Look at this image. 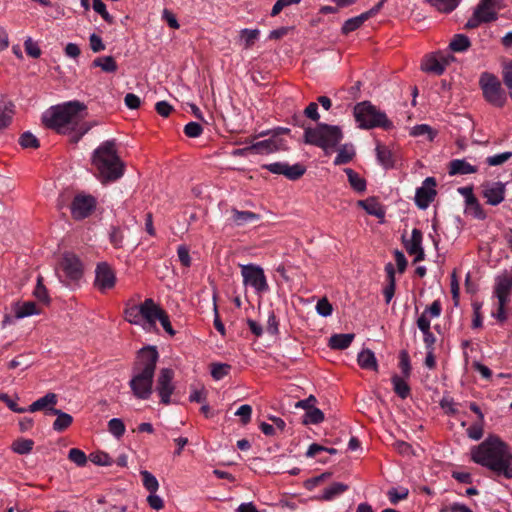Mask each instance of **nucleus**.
Returning a JSON list of instances; mask_svg holds the SVG:
<instances>
[{
  "label": "nucleus",
  "instance_id": "1",
  "mask_svg": "<svg viewBox=\"0 0 512 512\" xmlns=\"http://www.w3.org/2000/svg\"><path fill=\"white\" fill-rule=\"evenodd\" d=\"M86 106L79 101H69L53 106L42 116L43 123L61 134H68L77 143L91 128L84 122Z\"/></svg>",
  "mask_w": 512,
  "mask_h": 512
},
{
  "label": "nucleus",
  "instance_id": "2",
  "mask_svg": "<svg viewBox=\"0 0 512 512\" xmlns=\"http://www.w3.org/2000/svg\"><path fill=\"white\" fill-rule=\"evenodd\" d=\"M471 459L498 476L512 479V453L509 446L497 436H489L471 449Z\"/></svg>",
  "mask_w": 512,
  "mask_h": 512
},
{
  "label": "nucleus",
  "instance_id": "3",
  "mask_svg": "<svg viewBox=\"0 0 512 512\" xmlns=\"http://www.w3.org/2000/svg\"><path fill=\"white\" fill-rule=\"evenodd\" d=\"M159 353L155 346L139 350L132 368L129 386L137 399L147 400L153 392V381Z\"/></svg>",
  "mask_w": 512,
  "mask_h": 512
},
{
  "label": "nucleus",
  "instance_id": "4",
  "mask_svg": "<svg viewBox=\"0 0 512 512\" xmlns=\"http://www.w3.org/2000/svg\"><path fill=\"white\" fill-rule=\"evenodd\" d=\"M91 161L102 183L117 181L124 175L125 165L117 153L115 140L101 143L94 150Z\"/></svg>",
  "mask_w": 512,
  "mask_h": 512
},
{
  "label": "nucleus",
  "instance_id": "5",
  "mask_svg": "<svg viewBox=\"0 0 512 512\" xmlns=\"http://www.w3.org/2000/svg\"><path fill=\"white\" fill-rule=\"evenodd\" d=\"M163 310L152 298H147L139 305L127 307L124 315L130 324L141 326L146 332H154Z\"/></svg>",
  "mask_w": 512,
  "mask_h": 512
},
{
  "label": "nucleus",
  "instance_id": "6",
  "mask_svg": "<svg viewBox=\"0 0 512 512\" xmlns=\"http://www.w3.org/2000/svg\"><path fill=\"white\" fill-rule=\"evenodd\" d=\"M83 273V263L78 256L70 252L64 253L56 268V274L60 282L74 289L79 286Z\"/></svg>",
  "mask_w": 512,
  "mask_h": 512
},
{
  "label": "nucleus",
  "instance_id": "7",
  "mask_svg": "<svg viewBox=\"0 0 512 512\" xmlns=\"http://www.w3.org/2000/svg\"><path fill=\"white\" fill-rule=\"evenodd\" d=\"M354 117L360 128L371 129L381 127L389 129L392 122L387 118L386 114L369 101L358 103L354 107Z\"/></svg>",
  "mask_w": 512,
  "mask_h": 512
},
{
  "label": "nucleus",
  "instance_id": "8",
  "mask_svg": "<svg viewBox=\"0 0 512 512\" xmlns=\"http://www.w3.org/2000/svg\"><path fill=\"white\" fill-rule=\"evenodd\" d=\"M305 142L323 149L333 148L342 139V131L338 126L324 123L315 128H307L304 131Z\"/></svg>",
  "mask_w": 512,
  "mask_h": 512
},
{
  "label": "nucleus",
  "instance_id": "9",
  "mask_svg": "<svg viewBox=\"0 0 512 512\" xmlns=\"http://www.w3.org/2000/svg\"><path fill=\"white\" fill-rule=\"evenodd\" d=\"M503 8L500 0H480L472 16L467 20L465 28L474 29L483 23L498 19V13Z\"/></svg>",
  "mask_w": 512,
  "mask_h": 512
},
{
  "label": "nucleus",
  "instance_id": "10",
  "mask_svg": "<svg viewBox=\"0 0 512 512\" xmlns=\"http://www.w3.org/2000/svg\"><path fill=\"white\" fill-rule=\"evenodd\" d=\"M483 96L487 102L496 107H503L506 102V94L499 79L491 73H482L479 80Z\"/></svg>",
  "mask_w": 512,
  "mask_h": 512
},
{
  "label": "nucleus",
  "instance_id": "11",
  "mask_svg": "<svg viewBox=\"0 0 512 512\" xmlns=\"http://www.w3.org/2000/svg\"><path fill=\"white\" fill-rule=\"evenodd\" d=\"M243 284L251 286L256 293L262 294L269 290L264 270L255 264L240 265Z\"/></svg>",
  "mask_w": 512,
  "mask_h": 512
},
{
  "label": "nucleus",
  "instance_id": "12",
  "mask_svg": "<svg viewBox=\"0 0 512 512\" xmlns=\"http://www.w3.org/2000/svg\"><path fill=\"white\" fill-rule=\"evenodd\" d=\"M97 201L95 197L88 194H77L70 205V211L73 219L83 220L89 217L96 208Z\"/></svg>",
  "mask_w": 512,
  "mask_h": 512
},
{
  "label": "nucleus",
  "instance_id": "13",
  "mask_svg": "<svg viewBox=\"0 0 512 512\" xmlns=\"http://www.w3.org/2000/svg\"><path fill=\"white\" fill-rule=\"evenodd\" d=\"M453 57L443 52L426 55L421 62L422 71L434 75H442Z\"/></svg>",
  "mask_w": 512,
  "mask_h": 512
},
{
  "label": "nucleus",
  "instance_id": "14",
  "mask_svg": "<svg viewBox=\"0 0 512 512\" xmlns=\"http://www.w3.org/2000/svg\"><path fill=\"white\" fill-rule=\"evenodd\" d=\"M482 196L486 203L491 206H498L505 199L506 183L501 181H487L481 185Z\"/></svg>",
  "mask_w": 512,
  "mask_h": 512
},
{
  "label": "nucleus",
  "instance_id": "15",
  "mask_svg": "<svg viewBox=\"0 0 512 512\" xmlns=\"http://www.w3.org/2000/svg\"><path fill=\"white\" fill-rule=\"evenodd\" d=\"M173 378L174 372L170 368H162L157 378L156 391L161 398V403L165 405L170 404V397L174 392Z\"/></svg>",
  "mask_w": 512,
  "mask_h": 512
},
{
  "label": "nucleus",
  "instance_id": "16",
  "mask_svg": "<svg viewBox=\"0 0 512 512\" xmlns=\"http://www.w3.org/2000/svg\"><path fill=\"white\" fill-rule=\"evenodd\" d=\"M512 293V268L505 269L495 277L493 294L497 300L510 301Z\"/></svg>",
  "mask_w": 512,
  "mask_h": 512
},
{
  "label": "nucleus",
  "instance_id": "17",
  "mask_svg": "<svg viewBox=\"0 0 512 512\" xmlns=\"http://www.w3.org/2000/svg\"><path fill=\"white\" fill-rule=\"evenodd\" d=\"M252 153L267 155L277 151L286 150L287 143L284 139L272 134L270 138L258 141L249 146Z\"/></svg>",
  "mask_w": 512,
  "mask_h": 512
},
{
  "label": "nucleus",
  "instance_id": "18",
  "mask_svg": "<svg viewBox=\"0 0 512 512\" xmlns=\"http://www.w3.org/2000/svg\"><path fill=\"white\" fill-rule=\"evenodd\" d=\"M116 283V276L113 269L107 263H100L97 265L95 270V287L105 292L112 289Z\"/></svg>",
  "mask_w": 512,
  "mask_h": 512
},
{
  "label": "nucleus",
  "instance_id": "19",
  "mask_svg": "<svg viewBox=\"0 0 512 512\" xmlns=\"http://www.w3.org/2000/svg\"><path fill=\"white\" fill-rule=\"evenodd\" d=\"M402 239L407 253L414 256L415 263L425 259V253L422 247L423 235L421 230L414 228L410 238H405V236H403Z\"/></svg>",
  "mask_w": 512,
  "mask_h": 512
},
{
  "label": "nucleus",
  "instance_id": "20",
  "mask_svg": "<svg viewBox=\"0 0 512 512\" xmlns=\"http://www.w3.org/2000/svg\"><path fill=\"white\" fill-rule=\"evenodd\" d=\"M436 181L433 177H427L421 187L417 188L415 203L420 209H425L434 200L436 195Z\"/></svg>",
  "mask_w": 512,
  "mask_h": 512
},
{
  "label": "nucleus",
  "instance_id": "21",
  "mask_svg": "<svg viewBox=\"0 0 512 512\" xmlns=\"http://www.w3.org/2000/svg\"><path fill=\"white\" fill-rule=\"evenodd\" d=\"M58 402V397L55 393H47L43 397L34 401L28 408L27 412L44 411L45 414H50V409H56L54 406Z\"/></svg>",
  "mask_w": 512,
  "mask_h": 512
},
{
  "label": "nucleus",
  "instance_id": "22",
  "mask_svg": "<svg viewBox=\"0 0 512 512\" xmlns=\"http://www.w3.org/2000/svg\"><path fill=\"white\" fill-rule=\"evenodd\" d=\"M477 171L478 167L470 164L465 159H454L450 161L448 166L450 176L474 174Z\"/></svg>",
  "mask_w": 512,
  "mask_h": 512
},
{
  "label": "nucleus",
  "instance_id": "23",
  "mask_svg": "<svg viewBox=\"0 0 512 512\" xmlns=\"http://www.w3.org/2000/svg\"><path fill=\"white\" fill-rule=\"evenodd\" d=\"M349 489V486L341 483L335 482L331 484L329 487L325 488L320 496H317V500L321 501H332L345 493Z\"/></svg>",
  "mask_w": 512,
  "mask_h": 512
},
{
  "label": "nucleus",
  "instance_id": "24",
  "mask_svg": "<svg viewBox=\"0 0 512 512\" xmlns=\"http://www.w3.org/2000/svg\"><path fill=\"white\" fill-rule=\"evenodd\" d=\"M385 272L387 274L388 284L383 290V295L385 297V302L388 304L392 300L396 288L395 269L392 263H387L385 265Z\"/></svg>",
  "mask_w": 512,
  "mask_h": 512
},
{
  "label": "nucleus",
  "instance_id": "25",
  "mask_svg": "<svg viewBox=\"0 0 512 512\" xmlns=\"http://www.w3.org/2000/svg\"><path fill=\"white\" fill-rule=\"evenodd\" d=\"M359 366L362 369L377 371L378 363L375 354L370 349L362 350L357 357Z\"/></svg>",
  "mask_w": 512,
  "mask_h": 512
},
{
  "label": "nucleus",
  "instance_id": "26",
  "mask_svg": "<svg viewBox=\"0 0 512 512\" xmlns=\"http://www.w3.org/2000/svg\"><path fill=\"white\" fill-rule=\"evenodd\" d=\"M50 415L57 416L53 423V429L57 432H62L67 429L73 422V418L70 414L65 413L59 409H50Z\"/></svg>",
  "mask_w": 512,
  "mask_h": 512
},
{
  "label": "nucleus",
  "instance_id": "27",
  "mask_svg": "<svg viewBox=\"0 0 512 512\" xmlns=\"http://www.w3.org/2000/svg\"><path fill=\"white\" fill-rule=\"evenodd\" d=\"M354 337L353 333L334 334L329 339V346L336 350L346 349L351 345Z\"/></svg>",
  "mask_w": 512,
  "mask_h": 512
},
{
  "label": "nucleus",
  "instance_id": "28",
  "mask_svg": "<svg viewBox=\"0 0 512 512\" xmlns=\"http://www.w3.org/2000/svg\"><path fill=\"white\" fill-rule=\"evenodd\" d=\"M465 212L478 220H484L487 217L484 209L474 195H471L468 202H466Z\"/></svg>",
  "mask_w": 512,
  "mask_h": 512
},
{
  "label": "nucleus",
  "instance_id": "29",
  "mask_svg": "<svg viewBox=\"0 0 512 512\" xmlns=\"http://www.w3.org/2000/svg\"><path fill=\"white\" fill-rule=\"evenodd\" d=\"M232 221L237 226H243L247 223L258 221L260 216L251 211H239L232 209Z\"/></svg>",
  "mask_w": 512,
  "mask_h": 512
},
{
  "label": "nucleus",
  "instance_id": "30",
  "mask_svg": "<svg viewBox=\"0 0 512 512\" xmlns=\"http://www.w3.org/2000/svg\"><path fill=\"white\" fill-rule=\"evenodd\" d=\"M14 313L17 319L39 314L36 304L33 301L17 303L14 306Z\"/></svg>",
  "mask_w": 512,
  "mask_h": 512
},
{
  "label": "nucleus",
  "instance_id": "31",
  "mask_svg": "<svg viewBox=\"0 0 512 512\" xmlns=\"http://www.w3.org/2000/svg\"><path fill=\"white\" fill-rule=\"evenodd\" d=\"M376 156L379 164L384 168L388 169L394 166L393 154L387 146L378 144L376 146Z\"/></svg>",
  "mask_w": 512,
  "mask_h": 512
},
{
  "label": "nucleus",
  "instance_id": "32",
  "mask_svg": "<svg viewBox=\"0 0 512 512\" xmlns=\"http://www.w3.org/2000/svg\"><path fill=\"white\" fill-rule=\"evenodd\" d=\"M92 65L100 67L102 71L107 73H114L118 69V65L112 56L98 57L93 61Z\"/></svg>",
  "mask_w": 512,
  "mask_h": 512
},
{
  "label": "nucleus",
  "instance_id": "33",
  "mask_svg": "<svg viewBox=\"0 0 512 512\" xmlns=\"http://www.w3.org/2000/svg\"><path fill=\"white\" fill-rule=\"evenodd\" d=\"M260 31L258 29H242L240 31V41L244 49L251 48L258 39Z\"/></svg>",
  "mask_w": 512,
  "mask_h": 512
},
{
  "label": "nucleus",
  "instance_id": "34",
  "mask_svg": "<svg viewBox=\"0 0 512 512\" xmlns=\"http://www.w3.org/2000/svg\"><path fill=\"white\" fill-rule=\"evenodd\" d=\"M345 172L348 176V181L351 187L355 191L362 193L366 190V181L364 178H362L357 172L350 168L346 169Z\"/></svg>",
  "mask_w": 512,
  "mask_h": 512
},
{
  "label": "nucleus",
  "instance_id": "35",
  "mask_svg": "<svg viewBox=\"0 0 512 512\" xmlns=\"http://www.w3.org/2000/svg\"><path fill=\"white\" fill-rule=\"evenodd\" d=\"M471 45L469 38L464 34H457L453 37L449 44V48L453 52H464Z\"/></svg>",
  "mask_w": 512,
  "mask_h": 512
},
{
  "label": "nucleus",
  "instance_id": "36",
  "mask_svg": "<svg viewBox=\"0 0 512 512\" xmlns=\"http://www.w3.org/2000/svg\"><path fill=\"white\" fill-rule=\"evenodd\" d=\"M393 384V389L395 393L402 399H405L410 394V387L407 382L399 377L398 375H394L391 379Z\"/></svg>",
  "mask_w": 512,
  "mask_h": 512
},
{
  "label": "nucleus",
  "instance_id": "37",
  "mask_svg": "<svg viewBox=\"0 0 512 512\" xmlns=\"http://www.w3.org/2000/svg\"><path fill=\"white\" fill-rule=\"evenodd\" d=\"M358 205L362 207L368 214L376 216L378 218L384 217V211L381 206L373 199L371 200H360Z\"/></svg>",
  "mask_w": 512,
  "mask_h": 512
},
{
  "label": "nucleus",
  "instance_id": "38",
  "mask_svg": "<svg viewBox=\"0 0 512 512\" xmlns=\"http://www.w3.org/2000/svg\"><path fill=\"white\" fill-rule=\"evenodd\" d=\"M305 172V166L300 163H296L294 165H289L288 163H286L284 176L289 180L295 181L301 178Z\"/></svg>",
  "mask_w": 512,
  "mask_h": 512
},
{
  "label": "nucleus",
  "instance_id": "39",
  "mask_svg": "<svg viewBox=\"0 0 512 512\" xmlns=\"http://www.w3.org/2000/svg\"><path fill=\"white\" fill-rule=\"evenodd\" d=\"M368 18L364 13L346 20L342 26V33L348 34L358 29Z\"/></svg>",
  "mask_w": 512,
  "mask_h": 512
},
{
  "label": "nucleus",
  "instance_id": "40",
  "mask_svg": "<svg viewBox=\"0 0 512 512\" xmlns=\"http://www.w3.org/2000/svg\"><path fill=\"white\" fill-rule=\"evenodd\" d=\"M355 155V151L352 146L344 145L341 147L335 157L334 164L341 165L346 164L352 160Z\"/></svg>",
  "mask_w": 512,
  "mask_h": 512
},
{
  "label": "nucleus",
  "instance_id": "41",
  "mask_svg": "<svg viewBox=\"0 0 512 512\" xmlns=\"http://www.w3.org/2000/svg\"><path fill=\"white\" fill-rule=\"evenodd\" d=\"M437 10L445 13L453 11L459 4V0H426Z\"/></svg>",
  "mask_w": 512,
  "mask_h": 512
},
{
  "label": "nucleus",
  "instance_id": "42",
  "mask_svg": "<svg viewBox=\"0 0 512 512\" xmlns=\"http://www.w3.org/2000/svg\"><path fill=\"white\" fill-rule=\"evenodd\" d=\"M143 486L150 492L156 493L159 488L157 478L147 470L141 471Z\"/></svg>",
  "mask_w": 512,
  "mask_h": 512
},
{
  "label": "nucleus",
  "instance_id": "43",
  "mask_svg": "<svg viewBox=\"0 0 512 512\" xmlns=\"http://www.w3.org/2000/svg\"><path fill=\"white\" fill-rule=\"evenodd\" d=\"M409 490L405 487L391 488L387 492L388 499L391 504L396 505L399 501L408 497Z\"/></svg>",
  "mask_w": 512,
  "mask_h": 512
},
{
  "label": "nucleus",
  "instance_id": "44",
  "mask_svg": "<svg viewBox=\"0 0 512 512\" xmlns=\"http://www.w3.org/2000/svg\"><path fill=\"white\" fill-rule=\"evenodd\" d=\"M410 134L415 137L425 136L430 141H432L436 136V132L433 131V129L427 124H420L414 126L411 129Z\"/></svg>",
  "mask_w": 512,
  "mask_h": 512
},
{
  "label": "nucleus",
  "instance_id": "45",
  "mask_svg": "<svg viewBox=\"0 0 512 512\" xmlns=\"http://www.w3.org/2000/svg\"><path fill=\"white\" fill-rule=\"evenodd\" d=\"M324 420V413L318 408H310L304 416L305 424H319Z\"/></svg>",
  "mask_w": 512,
  "mask_h": 512
},
{
  "label": "nucleus",
  "instance_id": "46",
  "mask_svg": "<svg viewBox=\"0 0 512 512\" xmlns=\"http://www.w3.org/2000/svg\"><path fill=\"white\" fill-rule=\"evenodd\" d=\"M19 144L21 145L22 148H25V149H27V148L36 149L40 145L37 137L29 131L24 132L20 136Z\"/></svg>",
  "mask_w": 512,
  "mask_h": 512
},
{
  "label": "nucleus",
  "instance_id": "47",
  "mask_svg": "<svg viewBox=\"0 0 512 512\" xmlns=\"http://www.w3.org/2000/svg\"><path fill=\"white\" fill-rule=\"evenodd\" d=\"M109 432L116 438H121L125 433V425L119 418H113L108 422Z\"/></svg>",
  "mask_w": 512,
  "mask_h": 512
},
{
  "label": "nucleus",
  "instance_id": "48",
  "mask_svg": "<svg viewBox=\"0 0 512 512\" xmlns=\"http://www.w3.org/2000/svg\"><path fill=\"white\" fill-rule=\"evenodd\" d=\"M230 369L229 364L214 363L211 366V375L215 380H221L229 373Z\"/></svg>",
  "mask_w": 512,
  "mask_h": 512
},
{
  "label": "nucleus",
  "instance_id": "49",
  "mask_svg": "<svg viewBox=\"0 0 512 512\" xmlns=\"http://www.w3.org/2000/svg\"><path fill=\"white\" fill-rule=\"evenodd\" d=\"M90 461L99 466H111L113 464L112 458L105 452L91 453Z\"/></svg>",
  "mask_w": 512,
  "mask_h": 512
},
{
  "label": "nucleus",
  "instance_id": "50",
  "mask_svg": "<svg viewBox=\"0 0 512 512\" xmlns=\"http://www.w3.org/2000/svg\"><path fill=\"white\" fill-rule=\"evenodd\" d=\"M34 442L30 439L17 440L13 443V450L21 455L28 454L33 449Z\"/></svg>",
  "mask_w": 512,
  "mask_h": 512
},
{
  "label": "nucleus",
  "instance_id": "51",
  "mask_svg": "<svg viewBox=\"0 0 512 512\" xmlns=\"http://www.w3.org/2000/svg\"><path fill=\"white\" fill-rule=\"evenodd\" d=\"M93 9L109 24L114 23V18L109 14L102 0H93Z\"/></svg>",
  "mask_w": 512,
  "mask_h": 512
},
{
  "label": "nucleus",
  "instance_id": "52",
  "mask_svg": "<svg viewBox=\"0 0 512 512\" xmlns=\"http://www.w3.org/2000/svg\"><path fill=\"white\" fill-rule=\"evenodd\" d=\"M68 459L78 466H84L87 462L86 454L78 448H72L69 450Z\"/></svg>",
  "mask_w": 512,
  "mask_h": 512
},
{
  "label": "nucleus",
  "instance_id": "53",
  "mask_svg": "<svg viewBox=\"0 0 512 512\" xmlns=\"http://www.w3.org/2000/svg\"><path fill=\"white\" fill-rule=\"evenodd\" d=\"M512 157V152L506 151L500 154L488 156L486 158V163L489 166H499L508 161Z\"/></svg>",
  "mask_w": 512,
  "mask_h": 512
},
{
  "label": "nucleus",
  "instance_id": "54",
  "mask_svg": "<svg viewBox=\"0 0 512 512\" xmlns=\"http://www.w3.org/2000/svg\"><path fill=\"white\" fill-rule=\"evenodd\" d=\"M316 311L320 316L328 317L333 312V307L327 298H321L316 304Z\"/></svg>",
  "mask_w": 512,
  "mask_h": 512
},
{
  "label": "nucleus",
  "instance_id": "55",
  "mask_svg": "<svg viewBox=\"0 0 512 512\" xmlns=\"http://www.w3.org/2000/svg\"><path fill=\"white\" fill-rule=\"evenodd\" d=\"M0 401L4 402L7 405V407L11 411H13L15 413H25V412H27V408H23V407L18 406L17 402L15 400H13L6 393H1L0 394Z\"/></svg>",
  "mask_w": 512,
  "mask_h": 512
},
{
  "label": "nucleus",
  "instance_id": "56",
  "mask_svg": "<svg viewBox=\"0 0 512 512\" xmlns=\"http://www.w3.org/2000/svg\"><path fill=\"white\" fill-rule=\"evenodd\" d=\"M203 128L197 122H189L184 127V133L190 138L199 137L202 134Z\"/></svg>",
  "mask_w": 512,
  "mask_h": 512
},
{
  "label": "nucleus",
  "instance_id": "57",
  "mask_svg": "<svg viewBox=\"0 0 512 512\" xmlns=\"http://www.w3.org/2000/svg\"><path fill=\"white\" fill-rule=\"evenodd\" d=\"M440 407L449 415H455L458 410L452 397L444 396L440 401Z\"/></svg>",
  "mask_w": 512,
  "mask_h": 512
},
{
  "label": "nucleus",
  "instance_id": "58",
  "mask_svg": "<svg viewBox=\"0 0 512 512\" xmlns=\"http://www.w3.org/2000/svg\"><path fill=\"white\" fill-rule=\"evenodd\" d=\"M278 325H279V323H278V320L276 318L274 311L270 310L268 312L266 331L271 335H276L279 332Z\"/></svg>",
  "mask_w": 512,
  "mask_h": 512
},
{
  "label": "nucleus",
  "instance_id": "59",
  "mask_svg": "<svg viewBox=\"0 0 512 512\" xmlns=\"http://www.w3.org/2000/svg\"><path fill=\"white\" fill-rule=\"evenodd\" d=\"M301 0H277L276 3L273 5L271 10V16L278 15L284 8L290 6L299 4Z\"/></svg>",
  "mask_w": 512,
  "mask_h": 512
},
{
  "label": "nucleus",
  "instance_id": "60",
  "mask_svg": "<svg viewBox=\"0 0 512 512\" xmlns=\"http://www.w3.org/2000/svg\"><path fill=\"white\" fill-rule=\"evenodd\" d=\"M26 53L32 58H38L41 55V50L36 42L28 38L24 42Z\"/></svg>",
  "mask_w": 512,
  "mask_h": 512
},
{
  "label": "nucleus",
  "instance_id": "61",
  "mask_svg": "<svg viewBox=\"0 0 512 512\" xmlns=\"http://www.w3.org/2000/svg\"><path fill=\"white\" fill-rule=\"evenodd\" d=\"M467 435L472 440H479L483 436V422H477L475 424H472L467 429Z\"/></svg>",
  "mask_w": 512,
  "mask_h": 512
},
{
  "label": "nucleus",
  "instance_id": "62",
  "mask_svg": "<svg viewBox=\"0 0 512 512\" xmlns=\"http://www.w3.org/2000/svg\"><path fill=\"white\" fill-rule=\"evenodd\" d=\"M177 255L179 258V261L184 267H190L191 265V257L189 253V249L185 245L178 246L177 249Z\"/></svg>",
  "mask_w": 512,
  "mask_h": 512
},
{
  "label": "nucleus",
  "instance_id": "63",
  "mask_svg": "<svg viewBox=\"0 0 512 512\" xmlns=\"http://www.w3.org/2000/svg\"><path fill=\"white\" fill-rule=\"evenodd\" d=\"M89 42H90V48L94 53H98V52L105 50V45H104L101 37L98 36L97 34H95V33L91 34L89 37Z\"/></svg>",
  "mask_w": 512,
  "mask_h": 512
},
{
  "label": "nucleus",
  "instance_id": "64",
  "mask_svg": "<svg viewBox=\"0 0 512 512\" xmlns=\"http://www.w3.org/2000/svg\"><path fill=\"white\" fill-rule=\"evenodd\" d=\"M235 415L241 417L243 424H247L251 420L252 408L248 404L241 405Z\"/></svg>",
  "mask_w": 512,
  "mask_h": 512
}]
</instances>
